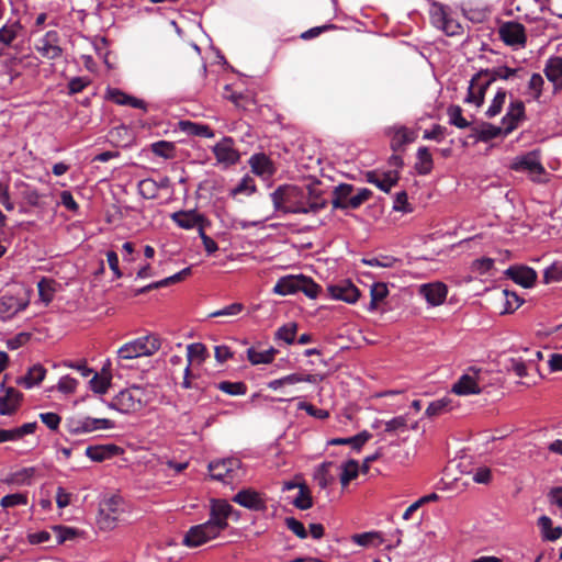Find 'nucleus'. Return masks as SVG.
Returning <instances> with one entry per match:
<instances>
[{
    "label": "nucleus",
    "mask_w": 562,
    "mask_h": 562,
    "mask_svg": "<svg viewBox=\"0 0 562 562\" xmlns=\"http://www.w3.org/2000/svg\"><path fill=\"white\" fill-rule=\"evenodd\" d=\"M270 196L277 211L290 214H316L327 205L319 183L280 186Z\"/></svg>",
    "instance_id": "nucleus-1"
},
{
    "label": "nucleus",
    "mask_w": 562,
    "mask_h": 562,
    "mask_svg": "<svg viewBox=\"0 0 562 562\" xmlns=\"http://www.w3.org/2000/svg\"><path fill=\"white\" fill-rule=\"evenodd\" d=\"M372 196L368 188H360L355 193L350 183H340L333 190L331 205L334 210H357Z\"/></svg>",
    "instance_id": "nucleus-2"
},
{
    "label": "nucleus",
    "mask_w": 562,
    "mask_h": 562,
    "mask_svg": "<svg viewBox=\"0 0 562 562\" xmlns=\"http://www.w3.org/2000/svg\"><path fill=\"white\" fill-rule=\"evenodd\" d=\"M149 401L145 387L132 385L116 394L109 403V407L120 413L130 414L140 411Z\"/></svg>",
    "instance_id": "nucleus-3"
},
{
    "label": "nucleus",
    "mask_w": 562,
    "mask_h": 562,
    "mask_svg": "<svg viewBox=\"0 0 562 562\" xmlns=\"http://www.w3.org/2000/svg\"><path fill=\"white\" fill-rule=\"evenodd\" d=\"M127 513V505L120 495L104 497L99 504L98 525L102 530H112Z\"/></svg>",
    "instance_id": "nucleus-4"
},
{
    "label": "nucleus",
    "mask_w": 562,
    "mask_h": 562,
    "mask_svg": "<svg viewBox=\"0 0 562 562\" xmlns=\"http://www.w3.org/2000/svg\"><path fill=\"white\" fill-rule=\"evenodd\" d=\"M160 348V341L153 335L139 337L126 342L117 350L119 360H131L144 356H151Z\"/></svg>",
    "instance_id": "nucleus-5"
},
{
    "label": "nucleus",
    "mask_w": 562,
    "mask_h": 562,
    "mask_svg": "<svg viewBox=\"0 0 562 562\" xmlns=\"http://www.w3.org/2000/svg\"><path fill=\"white\" fill-rule=\"evenodd\" d=\"M209 472L213 480L227 484L239 481L245 474L241 461L237 458L212 461L209 464Z\"/></svg>",
    "instance_id": "nucleus-6"
},
{
    "label": "nucleus",
    "mask_w": 562,
    "mask_h": 562,
    "mask_svg": "<svg viewBox=\"0 0 562 562\" xmlns=\"http://www.w3.org/2000/svg\"><path fill=\"white\" fill-rule=\"evenodd\" d=\"M220 535L221 531L217 526L207 520L203 524L190 527L183 537L182 544L188 548H198Z\"/></svg>",
    "instance_id": "nucleus-7"
},
{
    "label": "nucleus",
    "mask_w": 562,
    "mask_h": 562,
    "mask_svg": "<svg viewBox=\"0 0 562 562\" xmlns=\"http://www.w3.org/2000/svg\"><path fill=\"white\" fill-rule=\"evenodd\" d=\"M487 71L479 70L470 80L468 93L464 99L465 103H472L476 108L482 106L485 99V93L490 86L493 83V79L486 77Z\"/></svg>",
    "instance_id": "nucleus-8"
},
{
    "label": "nucleus",
    "mask_w": 562,
    "mask_h": 562,
    "mask_svg": "<svg viewBox=\"0 0 562 562\" xmlns=\"http://www.w3.org/2000/svg\"><path fill=\"white\" fill-rule=\"evenodd\" d=\"M510 168L515 171H528L533 181L541 182V176L546 175L539 156L536 151H530L521 157H517Z\"/></svg>",
    "instance_id": "nucleus-9"
},
{
    "label": "nucleus",
    "mask_w": 562,
    "mask_h": 562,
    "mask_svg": "<svg viewBox=\"0 0 562 562\" xmlns=\"http://www.w3.org/2000/svg\"><path fill=\"white\" fill-rule=\"evenodd\" d=\"M481 368L470 367L468 373L462 374L459 380L453 384L452 392L457 395H471L480 394L481 387L479 386Z\"/></svg>",
    "instance_id": "nucleus-10"
},
{
    "label": "nucleus",
    "mask_w": 562,
    "mask_h": 562,
    "mask_svg": "<svg viewBox=\"0 0 562 562\" xmlns=\"http://www.w3.org/2000/svg\"><path fill=\"white\" fill-rule=\"evenodd\" d=\"M498 34L501 40L509 46L524 47L527 43L526 29L518 22H506L499 30Z\"/></svg>",
    "instance_id": "nucleus-11"
},
{
    "label": "nucleus",
    "mask_w": 562,
    "mask_h": 562,
    "mask_svg": "<svg viewBox=\"0 0 562 562\" xmlns=\"http://www.w3.org/2000/svg\"><path fill=\"white\" fill-rule=\"evenodd\" d=\"M526 119L525 103L521 100H514L509 103L506 114L502 119L504 135L514 132L520 122Z\"/></svg>",
    "instance_id": "nucleus-12"
},
{
    "label": "nucleus",
    "mask_w": 562,
    "mask_h": 562,
    "mask_svg": "<svg viewBox=\"0 0 562 562\" xmlns=\"http://www.w3.org/2000/svg\"><path fill=\"white\" fill-rule=\"evenodd\" d=\"M234 508L224 499H212L209 521L217 526L222 532L228 527V518Z\"/></svg>",
    "instance_id": "nucleus-13"
},
{
    "label": "nucleus",
    "mask_w": 562,
    "mask_h": 562,
    "mask_svg": "<svg viewBox=\"0 0 562 562\" xmlns=\"http://www.w3.org/2000/svg\"><path fill=\"white\" fill-rule=\"evenodd\" d=\"M59 35L56 31H48L35 45V49L47 59H57L63 49L58 45Z\"/></svg>",
    "instance_id": "nucleus-14"
},
{
    "label": "nucleus",
    "mask_w": 562,
    "mask_h": 562,
    "mask_svg": "<svg viewBox=\"0 0 562 562\" xmlns=\"http://www.w3.org/2000/svg\"><path fill=\"white\" fill-rule=\"evenodd\" d=\"M327 291L335 300H340L346 303H356L360 296L359 289L349 280H341L336 284L327 286Z\"/></svg>",
    "instance_id": "nucleus-15"
},
{
    "label": "nucleus",
    "mask_w": 562,
    "mask_h": 562,
    "mask_svg": "<svg viewBox=\"0 0 562 562\" xmlns=\"http://www.w3.org/2000/svg\"><path fill=\"white\" fill-rule=\"evenodd\" d=\"M233 502L255 512H263L267 508V504L262 495L252 488H244L239 491L233 497Z\"/></svg>",
    "instance_id": "nucleus-16"
},
{
    "label": "nucleus",
    "mask_w": 562,
    "mask_h": 562,
    "mask_svg": "<svg viewBox=\"0 0 562 562\" xmlns=\"http://www.w3.org/2000/svg\"><path fill=\"white\" fill-rule=\"evenodd\" d=\"M213 154L218 164L235 165L239 160V153L234 148L232 137H224L213 147Z\"/></svg>",
    "instance_id": "nucleus-17"
},
{
    "label": "nucleus",
    "mask_w": 562,
    "mask_h": 562,
    "mask_svg": "<svg viewBox=\"0 0 562 562\" xmlns=\"http://www.w3.org/2000/svg\"><path fill=\"white\" fill-rule=\"evenodd\" d=\"M505 274L515 283L526 289L533 286L538 277L532 268L519 265L510 266L505 271Z\"/></svg>",
    "instance_id": "nucleus-18"
},
{
    "label": "nucleus",
    "mask_w": 562,
    "mask_h": 562,
    "mask_svg": "<svg viewBox=\"0 0 562 562\" xmlns=\"http://www.w3.org/2000/svg\"><path fill=\"white\" fill-rule=\"evenodd\" d=\"M367 181L376 186L381 191L389 193L392 187L397 184L400 176L398 170H390L379 173L378 171H369L366 175Z\"/></svg>",
    "instance_id": "nucleus-19"
},
{
    "label": "nucleus",
    "mask_w": 562,
    "mask_h": 562,
    "mask_svg": "<svg viewBox=\"0 0 562 562\" xmlns=\"http://www.w3.org/2000/svg\"><path fill=\"white\" fill-rule=\"evenodd\" d=\"M420 294L426 301L434 305H440L446 300L448 290L447 286L441 282L423 284L419 290Z\"/></svg>",
    "instance_id": "nucleus-20"
},
{
    "label": "nucleus",
    "mask_w": 562,
    "mask_h": 562,
    "mask_svg": "<svg viewBox=\"0 0 562 562\" xmlns=\"http://www.w3.org/2000/svg\"><path fill=\"white\" fill-rule=\"evenodd\" d=\"M105 98L119 105L146 110V103L143 100L130 95L117 88H109Z\"/></svg>",
    "instance_id": "nucleus-21"
},
{
    "label": "nucleus",
    "mask_w": 562,
    "mask_h": 562,
    "mask_svg": "<svg viewBox=\"0 0 562 562\" xmlns=\"http://www.w3.org/2000/svg\"><path fill=\"white\" fill-rule=\"evenodd\" d=\"M472 134L470 137H474L476 142L487 143L502 134H504V126H495L487 122H482L477 126L471 127Z\"/></svg>",
    "instance_id": "nucleus-22"
},
{
    "label": "nucleus",
    "mask_w": 562,
    "mask_h": 562,
    "mask_svg": "<svg viewBox=\"0 0 562 562\" xmlns=\"http://www.w3.org/2000/svg\"><path fill=\"white\" fill-rule=\"evenodd\" d=\"M23 398V394L16 389L10 386L5 390V394L0 396V415H12Z\"/></svg>",
    "instance_id": "nucleus-23"
},
{
    "label": "nucleus",
    "mask_w": 562,
    "mask_h": 562,
    "mask_svg": "<svg viewBox=\"0 0 562 562\" xmlns=\"http://www.w3.org/2000/svg\"><path fill=\"white\" fill-rule=\"evenodd\" d=\"M121 448L115 445H98L86 448V456L94 462H102L117 456Z\"/></svg>",
    "instance_id": "nucleus-24"
},
{
    "label": "nucleus",
    "mask_w": 562,
    "mask_h": 562,
    "mask_svg": "<svg viewBox=\"0 0 562 562\" xmlns=\"http://www.w3.org/2000/svg\"><path fill=\"white\" fill-rule=\"evenodd\" d=\"M25 307V304L14 295L2 294L0 296V316L5 319L10 318Z\"/></svg>",
    "instance_id": "nucleus-25"
},
{
    "label": "nucleus",
    "mask_w": 562,
    "mask_h": 562,
    "mask_svg": "<svg viewBox=\"0 0 562 562\" xmlns=\"http://www.w3.org/2000/svg\"><path fill=\"white\" fill-rule=\"evenodd\" d=\"M36 428H37V424L35 422L26 423L20 427L12 428V429L0 428V443L5 442V441L19 440L26 435L33 434L36 430Z\"/></svg>",
    "instance_id": "nucleus-26"
},
{
    "label": "nucleus",
    "mask_w": 562,
    "mask_h": 562,
    "mask_svg": "<svg viewBox=\"0 0 562 562\" xmlns=\"http://www.w3.org/2000/svg\"><path fill=\"white\" fill-rule=\"evenodd\" d=\"M301 276H285L278 280L273 286V293L288 295L300 292Z\"/></svg>",
    "instance_id": "nucleus-27"
},
{
    "label": "nucleus",
    "mask_w": 562,
    "mask_h": 562,
    "mask_svg": "<svg viewBox=\"0 0 562 562\" xmlns=\"http://www.w3.org/2000/svg\"><path fill=\"white\" fill-rule=\"evenodd\" d=\"M179 130L188 135L213 138L214 131L206 124L195 123L191 121H180Z\"/></svg>",
    "instance_id": "nucleus-28"
},
{
    "label": "nucleus",
    "mask_w": 562,
    "mask_h": 562,
    "mask_svg": "<svg viewBox=\"0 0 562 562\" xmlns=\"http://www.w3.org/2000/svg\"><path fill=\"white\" fill-rule=\"evenodd\" d=\"M173 222L184 229H191L203 223V216L198 214L195 211H180L171 215Z\"/></svg>",
    "instance_id": "nucleus-29"
},
{
    "label": "nucleus",
    "mask_w": 562,
    "mask_h": 562,
    "mask_svg": "<svg viewBox=\"0 0 562 562\" xmlns=\"http://www.w3.org/2000/svg\"><path fill=\"white\" fill-rule=\"evenodd\" d=\"M416 139V132L409 130L405 126H401L396 128L392 140L391 148L394 153H397L403 149V147L407 144L413 143Z\"/></svg>",
    "instance_id": "nucleus-30"
},
{
    "label": "nucleus",
    "mask_w": 562,
    "mask_h": 562,
    "mask_svg": "<svg viewBox=\"0 0 562 562\" xmlns=\"http://www.w3.org/2000/svg\"><path fill=\"white\" fill-rule=\"evenodd\" d=\"M372 438V434L368 430H363L356 436L347 438H334L329 441L334 446H351L356 451H360L366 442Z\"/></svg>",
    "instance_id": "nucleus-31"
},
{
    "label": "nucleus",
    "mask_w": 562,
    "mask_h": 562,
    "mask_svg": "<svg viewBox=\"0 0 562 562\" xmlns=\"http://www.w3.org/2000/svg\"><path fill=\"white\" fill-rule=\"evenodd\" d=\"M334 467V462H323L315 471L314 480L321 488H327L335 482L336 477L331 473Z\"/></svg>",
    "instance_id": "nucleus-32"
},
{
    "label": "nucleus",
    "mask_w": 562,
    "mask_h": 562,
    "mask_svg": "<svg viewBox=\"0 0 562 562\" xmlns=\"http://www.w3.org/2000/svg\"><path fill=\"white\" fill-rule=\"evenodd\" d=\"M416 158L415 169L417 173L423 176L430 173L434 168V160L428 147H419Z\"/></svg>",
    "instance_id": "nucleus-33"
},
{
    "label": "nucleus",
    "mask_w": 562,
    "mask_h": 562,
    "mask_svg": "<svg viewBox=\"0 0 562 562\" xmlns=\"http://www.w3.org/2000/svg\"><path fill=\"white\" fill-rule=\"evenodd\" d=\"M46 375V369L41 364H35L29 369L27 373L20 379L19 384L26 389L40 384Z\"/></svg>",
    "instance_id": "nucleus-34"
},
{
    "label": "nucleus",
    "mask_w": 562,
    "mask_h": 562,
    "mask_svg": "<svg viewBox=\"0 0 562 562\" xmlns=\"http://www.w3.org/2000/svg\"><path fill=\"white\" fill-rule=\"evenodd\" d=\"M538 526L541 529L543 539L548 541H555L562 536V527H552L551 518L546 515L538 519Z\"/></svg>",
    "instance_id": "nucleus-35"
},
{
    "label": "nucleus",
    "mask_w": 562,
    "mask_h": 562,
    "mask_svg": "<svg viewBox=\"0 0 562 562\" xmlns=\"http://www.w3.org/2000/svg\"><path fill=\"white\" fill-rule=\"evenodd\" d=\"M277 352L278 350L274 348L259 351L251 347L247 350V357L251 364L271 363Z\"/></svg>",
    "instance_id": "nucleus-36"
},
{
    "label": "nucleus",
    "mask_w": 562,
    "mask_h": 562,
    "mask_svg": "<svg viewBox=\"0 0 562 562\" xmlns=\"http://www.w3.org/2000/svg\"><path fill=\"white\" fill-rule=\"evenodd\" d=\"M22 30V25L19 21L12 23H5L0 27V44L10 46L18 37L19 32Z\"/></svg>",
    "instance_id": "nucleus-37"
},
{
    "label": "nucleus",
    "mask_w": 562,
    "mask_h": 562,
    "mask_svg": "<svg viewBox=\"0 0 562 562\" xmlns=\"http://www.w3.org/2000/svg\"><path fill=\"white\" fill-rule=\"evenodd\" d=\"M250 166L257 175L272 173V162L265 154H256L251 156Z\"/></svg>",
    "instance_id": "nucleus-38"
},
{
    "label": "nucleus",
    "mask_w": 562,
    "mask_h": 562,
    "mask_svg": "<svg viewBox=\"0 0 562 562\" xmlns=\"http://www.w3.org/2000/svg\"><path fill=\"white\" fill-rule=\"evenodd\" d=\"M447 115L449 117V124L464 130L468 127H472L471 123L463 116L462 108L457 104H452L447 109Z\"/></svg>",
    "instance_id": "nucleus-39"
},
{
    "label": "nucleus",
    "mask_w": 562,
    "mask_h": 562,
    "mask_svg": "<svg viewBox=\"0 0 562 562\" xmlns=\"http://www.w3.org/2000/svg\"><path fill=\"white\" fill-rule=\"evenodd\" d=\"M204 397V387L200 383L195 382L194 387L192 390H188L186 394L180 395L179 401L184 406L192 407L200 403Z\"/></svg>",
    "instance_id": "nucleus-40"
},
{
    "label": "nucleus",
    "mask_w": 562,
    "mask_h": 562,
    "mask_svg": "<svg viewBox=\"0 0 562 562\" xmlns=\"http://www.w3.org/2000/svg\"><path fill=\"white\" fill-rule=\"evenodd\" d=\"M482 71H487L488 75L486 77L488 79H493V82L497 79L508 80L514 76H517L522 68H509L507 66H498L492 69H481Z\"/></svg>",
    "instance_id": "nucleus-41"
},
{
    "label": "nucleus",
    "mask_w": 562,
    "mask_h": 562,
    "mask_svg": "<svg viewBox=\"0 0 562 562\" xmlns=\"http://www.w3.org/2000/svg\"><path fill=\"white\" fill-rule=\"evenodd\" d=\"M544 75L549 81L555 82L562 77V58L552 57L550 58L544 67Z\"/></svg>",
    "instance_id": "nucleus-42"
},
{
    "label": "nucleus",
    "mask_w": 562,
    "mask_h": 562,
    "mask_svg": "<svg viewBox=\"0 0 562 562\" xmlns=\"http://www.w3.org/2000/svg\"><path fill=\"white\" fill-rule=\"evenodd\" d=\"M506 95H507V92L503 88L497 90L495 97L493 98L490 106L487 108V110L485 112V115L488 119L495 117L496 115H498L502 112L503 106L505 104Z\"/></svg>",
    "instance_id": "nucleus-43"
},
{
    "label": "nucleus",
    "mask_w": 562,
    "mask_h": 562,
    "mask_svg": "<svg viewBox=\"0 0 562 562\" xmlns=\"http://www.w3.org/2000/svg\"><path fill=\"white\" fill-rule=\"evenodd\" d=\"M34 474L35 468H23L12 473L7 482L14 485H30Z\"/></svg>",
    "instance_id": "nucleus-44"
},
{
    "label": "nucleus",
    "mask_w": 562,
    "mask_h": 562,
    "mask_svg": "<svg viewBox=\"0 0 562 562\" xmlns=\"http://www.w3.org/2000/svg\"><path fill=\"white\" fill-rule=\"evenodd\" d=\"M341 469H342V472L340 475V483H341L342 487H346L350 483V481L355 480L358 476L359 464L356 460L351 459V460H348L342 465Z\"/></svg>",
    "instance_id": "nucleus-45"
},
{
    "label": "nucleus",
    "mask_w": 562,
    "mask_h": 562,
    "mask_svg": "<svg viewBox=\"0 0 562 562\" xmlns=\"http://www.w3.org/2000/svg\"><path fill=\"white\" fill-rule=\"evenodd\" d=\"M216 389L228 395H245L247 393V385L244 382L222 381L215 384Z\"/></svg>",
    "instance_id": "nucleus-46"
},
{
    "label": "nucleus",
    "mask_w": 562,
    "mask_h": 562,
    "mask_svg": "<svg viewBox=\"0 0 562 562\" xmlns=\"http://www.w3.org/2000/svg\"><path fill=\"white\" fill-rule=\"evenodd\" d=\"M292 504L301 510H306L313 506L311 491L305 484L300 485L299 495L294 498Z\"/></svg>",
    "instance_id": "nucleus-47"
},
{
    "label": "nucleus",
    "mask_w": 562,
    "mask_h": 562,
    "mask_svg": "<svg viewBox=\"0 0 562 562\" xmlns=\"http://www.w3.org/2000/svg\"><path fill=\"white\" fill-rule=\"evenodd\" d=\"M389 294V289L385 283L376 282L371 286L370 295V310H375L378 304L382 302Z\"/></svg>",
    "instance_id": "nucleus-48"
},
{
    "label": "nucleus",
    "mask_w": 562,
    "mask_h": 562,
    "mask_svg": "<svg viewBox=\"0 0 562 562\" xmlns=\"http://www.w3.org/2000/svg\"><path fill=\"white\" fill-rule=\"evenodd\" d=\"M451 400L449 397H442L440 400H436L431 402L427 409L426 415L428 417L439 416L442 413L449 412L451 409L450 407Z\"/></svg>",
    "instance_id": "nucleus-49"
},
{
    "label": "nucleus",
    "mask_w": 562,
    "mask_h": 562,
    "mask_svg": "<svg viewBox=\"0 0 562 562\" xmlns=\"http://www.w3.org/2000/svg\"><path fill=\"white\" fill-rule=\"evenodd\" d=\"M176 146L171 142L159 140L151 144V151L162 158H172L175 156Z\"/></svg>",
    "instance_id": "nucleus-50"
},
{
    "label": "nucleus",
    "mask_w": 562,
    "mask_h": 562,
    "mask_svg": "<svg viewBox=\"0 0 562 562\" xmlns=\"http://www.w3.org/2000/svg\"><path fill=\"white\" fill-rule=\"evenodd\" d=\"M296 331H297V324L296 323H288V324H284L283 326H281L277 330L276 338L283 340L284 342L291 345L295 340Z\"/></svg>",
    "instance_id": "nucleus-51"
},
{
    "label": "nucleus",
    "mask_w": 562,
    "mask_h": 562,
    "mask_svg": "<svg viewBox=\"0 0 562 562\" xmlns=\"http://www.w3.org/2000/svg\"><path fill=\"white\" fill-rule=\"evenodd\" d=\"M0 505L3 508L15 507V506H25V505H27V494H25V493L8 494L1 498Z\"/></svg>",
    "instance_id": "nucleus-52"
},
{
    "label": "nucleus",
    "mask_w": 562,
    "mask_h": 562,
    "mask_svg": "<svg viewBox=\"0 0 562 562\" xmlns=\"http://www.w3.org/2000/svg\"><path fill=\"white\" fill-rule=\"evenodd\" d=\"M300 291L303 292L310 299H316L321 292V286L314 282L312 278L301 274Z\"/></svg>",
    "instance_id": "nucleus-53"
},
{
    "label": "nucleus",
    "mask_w": 562,
    "mask_h": 562,
    "mask_svg": "<svg viewBox=\"0 0 562 562\" xmlns=\"http://www.w3.org/2000/svg\"><path fill=\"white\" fill-rule=\"evenodd\" d=\"M111 385V376H103L95 373L90 380V387L94 393L105 394Z\"/></svg>",
    "instance_id": "nucleus-54"
},
{
    "label": "nucleus",
    "mask_w": 562,
    "mask_h": 562,
    "mask_svg": "<svg viewBox=\"0 0 562 562\" xmlns=\"http://www.w3.org/2000/svg\"><path fill=\"white\" fill-rule=\"evenodd\" d=\"M398 260L393 256H379L373 258H363L362 262L371 267L392 268Z\"/></svg>",
    "instance_id": "nucleus-55"
},
{
    "label": "nucleus",
    "mask_w": 562,
    "mask_h": 562,
    "mask_svg": "<svg viewBox=\"0 0 562 562\" xmlns=\"http://www.w3.org/2000/svg\"><path fill=\"white\" fill-rule=\"evenodd\" d=\"M206 348L203 344L194 342L187 347L188 366L190 367L194 359L204 360Z\"/></svg>",
    "instance_id": "nucleus-56"
},
{
    "label": "nucleus",
    "mask_w": 562,
    "mask_h": 562,
    "mask_svg": "<svg viewBox=\"0 0 562 562\" xmlns=\"http://www.w3.org/2000/svg\"><path fill=\"white\" fill-rule=\"evenodd\" d=\"M97 430L94 418L86 417L83 419L74 422L71 425V431L75 434H86Z\"/></svg>",
    "instance_id": "nucleus-57"
},
{
    "label": "nucleus",
    "mask_w": 562,
    "mask_h": 562,
    "mask_svg": "<svg viewBox=\"0 0 562 562\" xmlns=\"http://www.w3.org/2000/svg\"><path fill=\"white\" fill-rule=\"evenodd\" d=\"M503 294L505 296V313H513L524 302V300H521L515 292L504 290Z\"/></svg>",
    "instance_id": "nucleus-58"
},
{
    "label": "nucleus",
    "mask_w": 562,
    "mask_h": 562,
    "mask_svg": "<svg viewBox=\"0 0 562 562\" xmlns=\"http://www.w3.org/2000/svg\"><path fill=\"white\" fill-rule=\"evenodd\" d=\"M407 429V419L405 416H396L385 423V432L393 434L405 431Z\"/></svg>",
    "instance_id": "nucleus-59"
},
{
    "label": "nucleus",
    "mask_w": 562,
    "mask_h": 562,
    "mask_svg": "<svg viewBox=\"0 0 562 562\" xmlns=\"http://www.w3.org/2000/svg\"><path fill=\"white\" fill-rule=\"evenodd\" d=\"M285 526L300 539L307 538V531L304 525L294 517H286L284 519Z\"/></svg>",
    "instance_id": "nucleus-60"
},
{
    "label": "nucleus",
    "mask_w": 562,
    "mask_h": 562,
    "mask_svg": "<svg viewBox=\"0 0 562 562\" xmlns=\"http://www.w3.org/2000/svg\"><path fill=\"white\" fill-rule=\"evenodd\" d=\"M352 541L357 543L358 546L368 547L373 544L375 539H379V543L382 542L380 539V535L374 531L370 532H363V533H356L351 537Z\"/></svg>",
    "instance_id": "nucleus-61"
},
{
    "label": "nucleus",
    "mask_w": 562,
    "mask_h": 562,
    "mask_svg": "<svg viewBox=\"0 0 562 562\" xmlns=\"http://www.w3.org/2000/svg\"><path fill=\"white\" fill-rule=\"evenodd\" d=\"M544 80L540 74H532L529 82L528 88L533 92V99L538 101L542 94Z\"/></svg>",
    "instance_id": "nucleus-62"
},
{
    "label": "nucleus",
    "mask_w": 562,
    "mask_h": 562,
    "mask_svg": "<svg viewBox=\"0 0 562 562\" xmlns=\"http://www.w3.org/2000/svg\"><path fill=\"white\" fill-rule=\"evenodd\" d=\"M447 134V128L440 124H435L430 131H425L423 138L429 140H436L440 143Z\"/></svg>",
    "instance_id": "nucleus-63"
},
{
    "label": "nucleus",
    "mask_w": 562,
    "mask_h": 562,
    "mask_svg": "<svg viewBox=\"0 0 562 562\" xmlns=\"http://www.w3.org/2000/svg\"><path fill=\"white\" fill-rule=\"evenodd\" d=\"M77 385L78 381L75 378L65 375L58 381L57 389L61 393L71 394L76 391Z\"/></svg>",
    "instance_id": "nucleus-64"
}]
</instances>
